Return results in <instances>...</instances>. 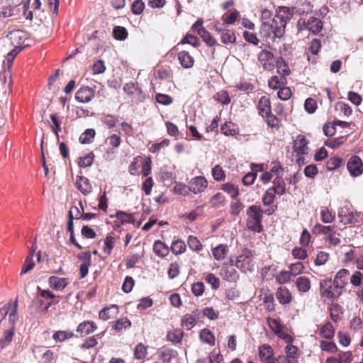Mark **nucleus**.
Wrapping results in <instances>:
<instances>
[{
  "label": "nucleus",
  "instance_id": "18",
  "mask_svg": "<svg viewBox=\"0 0 363 363\" xmlns=\"http://www.w3.org/2000/svg\"><path fill=\"white\" fill-rule=\"evenodd\" d=\"M69 284V281L66 278L52 276L49 278L50 286L55 290L62 291Z\"/></svg>",
  "mask_w": 363,
  "mask_h": 363
},
{
  "label": "nucleus",
  "instance_id": "64",
  "mask_svg": "<svg viewBox=\"0 0 363 363\" xmlns=\"http://www.w3.org/2000/svg\"><path fill=\"white\" fill-rule=\"evenodd\" d=\"M210 363H221L223 360V355L219 351L213 350L208 356Z\"/></svg>",
  "mask_w": 363,
  "mask_h": 363
},
{
  "label": "nucleus",
  "instance_id": "6",
  "mask_svg": "<svg viewBox=\"0 0 363 363\" xmlns=\"http://www.w3.org/2000/svg\"><path fill=\"white\" fill-rule=\"evenodd\" d=\"M213 28L220 35L221 42L223 44H234L236 41L235 32L232 29L227 28L224 24H221L219 21L214 23Z\"/></svg>",
  "mask_w": 363,
  "mask_h": 363
},
{
  "label": "nucleus",
  "instance_id": "47",
  "mask_svg": "<svg viewBox=\"0 0 363 363\" xmlns=\"http://www.w3.org/2000/svg\"><path fill=\"white\" fill-rule=\"evenodd\" d=\"M74 336L73 333L68 331H57L53 335V339L55 341L63 342Z\"/></svg>",
  "mask_w": 363,
  "mask_h": 363
},
{
  "label": "nucleus",
  "instance_id": "9",
  "mask_svg": "<svg viewBox=\"0 0 363 363\" xmlns=\"http://www.w3.org/2000/svg\"><path fill=\"white\" fill-rule=\"evenodd\" d=\"M347 167L352 177L359 176L363 172V163L357 156H352L349 159Z\"/></svg>",
  "mask_w": 363,
  "mask_h": 363
},
{
  "label": "nucleus",
  "instance_id": "36",
  "mask_svg": "<svg viewBox=\"0 0 363 363\" xmlns=\"http://www.w3.org/2000/svg\"><path fill=\"white\" fill-rule=\"evenodd\" d=\"M131 323L129 319H117L113 328L118 333H123L127 328H129Z\"/></svg>",
  "mask_w": 363,
  "mask_h": 363
},
{
  "label": "nucleus",
  "instance_id": "34",
  "mask_svg": "<svg viewBox=\"0 0 363 363\" xmlns=\"http://www.w3.org/2000/svg\"><path fill=\"white\" fill-rule=\"evenodd\" d=\"M221 189L228 194L233 199H235L239 195V189L238 186L232 183H226L223 184Z\"/></svg>",
  "mask_w": 363,
  "mask_h": 363
},
{
  "label": "nucleus",
  "instance_id": "21",
  "mask_svg": "<svg viewBox=\"0 0 363 363\" xmlns=\"http://www.w3.org/2000/svg\"><path fill=\"white\" fill-rule=\"evenodd\" d=\"M148 346L142 342L137 344L133 350L135 359L143 361L147 355Z\"/></svg>",
  "mask_w": 363,
  "mask_h": 363
},
{
  "label": "nucleus",
  "instance_id": "48",
  "mask_svg": "<svg viewBox=\"0 0 363 363\" xmlns=\"http://www.w3.org/2000/svg\"><path fill=\"white\" fill-rule=\"evenodd\" d=\"M221 130L225 135H234L237 133L235 124L232 122H226L222 125Z\"/></svg>",
  "mask_w": 363,
  "mask_h": 363
},
{
  "label": "nucleus",
  "instance_id": "42",
  "mask_svg": "<svg viewBox=\"0 0 363 363\" xmlns=\"http://www.w3.org/2000/svg\"><path fill=\"white\" fill-rule=\"evenodd\" d=\"M239 276L237 271L232 267L224 269V279L228 281H236Z\"/></svg>",
  "mask_w": 363,
  "mask_h": 363
},
{
  "label": "nucleus",
  "instance_id": "41",
  "mask_svg": "<svg viewBox=\"0 0 363 363\" xmlns=\"http://www.w3.org/2000/svg\"><path fill=\"white\" fill-rule=\"evenodd\" d=\"M187 242L189 247L194 251L199 252L203 248L201 242L196 237L189 235L187 239Z\"/></svg>",
  "mask_w": 363,
  "mask_h": 363
},
{
  "label": "nucleus",
  "instance_id": "35",
  "mask_svg": "<svg viewBox=\"0 0 363 363\" xmlns=\"http://www.w3.org/2000/svg\"><path fill=\"white\" fill-rule=\"evenodd\" d=\"M321 336L326 339H330L334 336L335 330L333 325L330 323L323 325L320 330Z\"/></svg>",
  "mask_w": 363,
  "mask_h": 363
},
{
  "label": "nucleus",
  "instance_id": "1",
  "mask_svg": "<svg viewBox=\"0 0 363 363\" xmlns=\"http://www.w3.org/2000/svg\"><path fill=\"white\" fill-rule=\"evenodd\" d=\"M289 8L279 6L273 18L272 11L264 9L261 11L260 35L268 43L274 42L276 38H281L285 33L287 21L291 18Z\"/></svg>",
  "mask_w": 363,
  "mask_h": 363
},
{
  "label": "nucleus",
  "instance_id": "56",
  "mask_svg": "<svg viewBox=\"0 0 363 363\" xmlns=\"http://www.w3.org/2000/svg\"><path fill=\"white\" fill-rule=\"evenodd\" d=\"M175 194L182 196H186L191 191L189 185L186 186L182 183H177L174 187Z\"/></svg>",
  "mask_w": 363,
  "mask_h": 363
},
{
  "label": "nucleus",
  "instance_id": "13",
  "mask_svg": "<svg viewBox=\"0 0 363 363\" xmlns=\"http://www.w3.org/2000/svg\"><path fill=\"white\" fill-rule=\"evenodd\" d=\"M208 186L207 180L203 177H196L189 182V188L194 194L203 192Z\"/></svg>",
  "mask_w": 363,
  "mask_h": 363
},
{
  "label": "nucleus",
  "instance_id": "24",
  "mask_svg": "<svg viewBox=\"0 0 363 363\" xmlns=\"http://www.w3.org/2000/svg\"><path fill=\"white\" fill-rule=\"evenodd\" d=\"M228 252V247L224 244L218 245L212 250L213 256L218 261L225 259Z\"/></svg>",
  "mask_w": 363,
  "mask_h": 363
},
{
  "label": "nucleus",
  "instance_id": "23",
  "mask_svg": "<svg viewBox=\"0 0 363 363\" xmlns=\"http://www.w3.org/2000/svg\"><path fill=\"white\" fill-rule=\"evenodd\" d=\"M258 109L259 113L264 117L267 114L270 113L271 111V105L270 100L267 96H262L259 101L258 104Z\"/></svg>",
  "mask_w": 363,
  "mask_h": 363
},
{
  "label": "nucleus",
  "instance_id": "4",
  "mask_svg": "<svg viewBox=\"0 0 363 363\" xmlns=\"http://www.w3.org/2000/svg\"><path fill=\"white\" fill-rule=\"evenodd\" d=\"M342 288L331 279L323 280L320 283V293L322 296L328 298H337L342 292Z\"/></svg>",
  "mask_w": 363,
  "mask_h": 363
},
{
  "label": "nucleus",
  "instance_id": "17",
  "mask_svg": "<svg viewBox=\"0 0 363 363\" xmlns=\"http://www.w3.org/2000/svg\"><path fill=\"white\" fill-rule=\"evenodd\" d=\"M180 65L184 69H189L194 66V59L187 51H181L177 55Z\"/></svg>",
  "mask_w": 363,
  "mask_h": 363
},
{
  "label": "nucleus",
  "instance_id": "12",
  "mask_svg": "<svg viewBox=\"0 0 363 363\" xmlns=\"http://www.w3.org/2000/svg\"><path fill=\"white\" fill-rule=\"evenodd\" d=\"M94 97V90L89 86L80 88L75 94L77 101L81 103H88Z\"/></svg>",
  "mask_w": 363,
  "mask_h": 363
},
{
  "label": "nucleus",
  "instance_id": "14",
  "mask_svg": "<svg viewBox=\"0 0 363 363\" xmlns=\"http://www.w3.org/2000/svg\"><path fill=\"white\" fill-rule=\"evenodd\" d=\"M18 301H10L9 303L0 306V318H12L16 315Z\"/></svg>",
  "mask_w": 363,
  "mask_h": 363
},
{
  "label": "nucleus",
  "instance_id": "2",
  "mask_svg": "<svg viewBox=\"0 0 363 363\" xmlns=\"http://www.w3.org/2000/svg\"><path fill=\"white\" fill-rule=\"evenodd\" d=\"M267 320L269 328L274 333L287 343V345L284 348L285 356L291 359H298V349L296 346L292 345L294 338L288 333L285 332V330H288L287 327L281 323L280 319Z\"/></svg>",
  "mask_w": 363,
  "mask_h": 363
},
{
  "label": "nucleus",
  "instance_id": "46",
  "mask_svg": "<svg viewBox=\"0 0 363 363\" xmlns=\"http://www.w3.org/2000/svg\"><path fill=\"white\" fill-rule=\"evenodd\" d=\"M276 193L270 188L268 189L262 196V202L264 206H270L273 203Z\"/></svg>",
  "mask_w": 363,
  "mask_h": 363
},
{
  "label": "nucleus",
  "instance_id": "3",
  "mask_svg": "<svg viewBox=\"0 0 363 363\" xmlns=\"http://www.w3.org/2000/svg\"><path fill=\"white\" fill-rule=\"evenodd\" d=\"M262 213L263 211L257 205H252L248 208L247 211L248 216L247 226L248 229L258 233L262 231Z\"/></svg>",
  "mask_w": 363,
  "mask_h": 363
},
{
  "label": "nucleus",
  "instance_id": "44",
  "mask_svg": "<svg viewBox=\"0 0 363 363\" xmlns=\"http://www.w3.org/2000/svg\"><path fill=\"white\" fill-rule=\"evenodd\" d=\"M186 247L184 241L178 240L172 242V251L175 255L182 254L186 250Z\"/></svg>",
  "mask_w": 363,
  "mask_h": 363
},
{
  "label": "nucleus",
  "instance_id": "10",
  "mask_svg": "<svg viewBox=\"0 0 363 363\" xmlns=\"http://www.w3.org/2000/svg\"><path fill=\"white\" fill-rule=\"evenodd\" d=\"M258 356L261 362H275L273 348L267 344H263L258 347Z\"/></svg>",
  "mask_w": 363,
  "mask_h": 363
},
{
  "label": "nucleus",
  "instance_id": "5",
  "mask_svg": "<svg viewBox=\"0 0 363 363\" xmlns=\"http://www.w3.org/2000/svg\"><path fill=\"white\" fill-rule=\"evenodd\" d=\"M235 267L245 273L252 272L255 267L253 252L250 250L245 248L238 256Z\"/></svg>",
  "mask_w": 363,
  "mask_h": 363
},
{
  "label": "nucleus",
  "instance_id": "19",
  "mask_svg": "<svg viewBox=\"0 0 363 363\" xmlns=\"http://www.w3.org/2000/svg\"><path fill=\"white\" fill-rule=\"evenodd\" d=\"M77 189L84 194L87 195L92 191L89 180L84 177H78L76 181Z\"/></svg>",
  "mask_w": 363,
  "mask_h": 363
},
{
  "label": "nucleus",
  "instance_id": "61",
  "mask_svg": "<svg viewBox=\"0 0 363 363\" xmlns=\"http://www.w3.org/2000/svg\"><path fill=\"white\" fill-rule=\"evenodd\" d=\"M351 284L354 286H358L363 281V274L359 271H356L350 279Z\"/></svg>",
  "mask_w": 363,
  "mask_h": 363
},
{
  "label": "nucleus",
  "instance_id": "29",
  "mask_svg": "<svg viewBox=\"0 0 363 363\" xmlns=\"http://www.w3.org/2000/svg\"><path fill=\"white\" fill-rule=\"evenodd\" d=\"M153 250L157 256L161 257H164L169 253L168 247L160 240H156L154 242Z\"/></svg>",
  "mask_w": 363,
  "mask_h": 363
},
{
  "label": "nucleus",
  "instance_id": "43",
  "mask_svg": "<svg viewBox=\"0 0 363 363\" xmlns=\"http://www.w3.org/2000/svg\"><path fill=\"white\" fill-rule=\"evenodd\" d=\"M95 136V130L92 128L86 129L79 137V141L82 144L89 143Z\"/></svg>",
  "mask_w": 363,
  "mask_h": 363
},
{
  "label": "nucleus",
  "instance_id": "45",
  "mask_svg": "<svg viewBox=\"0 0 363 363\" xmlns=\"http://www.w3.org/2000/svg\"><path fill=\"white\" fill-rule=\"evenodd\" d=\"M11 82V74L9 71H4L0 72V86H2V90L4 92H6V84L9 83V86Z\"/></svg>",
  "mask_w": 363,
  "mask_h": 363
},
{
  "label": "nucleus",
  "instance_id": "59",
  "mask_svg": "<svg viewBox=\"0 0 363 363\" xmlns=\"http://www.w3.org/2000/svg\"><path fill=\"white\" fill-rule=\"evenodd\" d=\"M264 118H265V121L269 127H270V128H278L279 127V120L274 115L272 114V112H270V113L264 116Z\"/></svg>",
  "mask_w": 363,
  "mask_h": 363
},
{
  "label": "nucleus",
  "instance_id": "28",
  "mask_svg": "<svg viewBox=\"0 0 363 363\" xmlns=\"http://www.w3.org/2000/svg\"><path fill=\"white\" fill-rule=\"evenodd\" d=\"M183 337L184 332L182 330L179 328L169 331L167 335V340L174 344L181 342Z\"/></svg>",
  "mask_w": 363,
  "mask_h": 363
},
{
  "label": "nucleus",
  "instance_id": "27",
  "mask_svg": "<svg viewBox=\"0 0 363 363\" xmlns=\"http://www.w3.org/2000/svg\"><path fill=\"white\" fill-rule=\"evenodd\" d=\"M276 296L277 298L281 304L288 303L291 299L289 291L285 287H279L277 289Z\"/></svg>",
  "mask_w": 363,
  "mask_h": 363
},
{
  "label": "nucleus",
  "instance_id": "38",
  "mask_svg": "<svg viewBox=\"0 0 363 363\" xmlns=\"http://www.w3.org/2000/svg\"><path fill=\"white\" fill-rule=\"evenodd\" d=\"M14 335V328H12L10 330H6L4 333V335L0 339V349L2 350L6 347L13 340Z\"/></svg>",
  "mask_w": 363,
  "mask_h": 363
},
{
  "label": "nucleus",
  "instance_id": "63",
  "mask_svg": "<svg viewBox=\"0 0 363 363\" xmlns=\"http://www.w3.org/2000/svg\"><path fill=\"white\" fill-rule=\"evenodd\" d=\"M144 8H145V4L143 3V1L135 0L132 4L131 9L134 14L139 15L143 11Z\"/></svg>",
  "mask_w": 363,
  "mask_h": 363
},
{
  "label": "nucleus",
  "instance_id": "57",
  "mask_svg": "<svg viewBox=\"0 0 363 363\" xmlns=\"http://www.w3.org/2000/svg\"><path fill=\"white\" fill-rule=\"evenodd\" d=\"M34 266L35 262H33V259H32V255L30 256H27L21 269V274L28 272L33 269Z\"/></svg>",
  "mask_w": 363,
  "mask_h": 363
},
{
  "label": "nucleus",
  "instance_id": "60",
  "mask_svg": "<svg viewBox=\"0 0 363 363\" xmlns=\"http://www.w3.org/2000/svg\"><path fill=\"white\" fill-rule=\"evenodd\" d=\"M342 163V160L339 157H332L327 162V169L334 170L339 167Z\"/></svg>",
  "mask_w": 363,
  "mask_h": 363
},
{
  "label": "nucleus",
  "instance_id": "8",
  "mask_svg": "<svg viewBox=\"0 0 363 363\" xmlns=\"http://www.w3.org/2000/svg\"><path fill=\"white\" fill-rule=\"evenodd\" d=\"M156 354L162 363H170L177 357L178 352L167 346H162L157 350Z\"/></svg>",
  "mask_w": 363,
  "mask_h": 363
},
{
  "label": "nucleus",
  "instance_id": "32",
  "mask_svg": "<svg viewBox=\"0 0 363 363\" xmlns=\"http://www.w3.org/2000/svg\"><path fill=\"white\" fill-rule=\"evenodd\" d=\"M199 337L202 342H206L210 345H215V337L208 329H203L200 332Z\"/></svg>",
  "mask_w": 363,
  "mask_h": 363
},
{
  "label": "nucleus",
  "instance_id": "49",
  "mask_svg": "<svg viewBox=\"0 0 363 363\" xmlns=\"http://www.w3.org/2000/svg\"><path fill=\"white\" fill-rule=\"evenodd\" d=\"M289 267L290 269L289 272L294 277L301 274L304 269V266L301 262L291 264Z\"/></svg>",
  "mask_w": 363,
  "mask_h": 363
},
{
  "label": "nucleus",
  "instance_id": "15",
  "mask_svg": "<svg viewBox=\"0 0 363 363\" xmlns=\"http://www.w3.org/2000/svg\"><path fill=\"white\" fill-rule=\"evenodd\" d=\"M308 141L304 135H298L294 140V150L298 155H306L308 153Z\"/></svg>",
  "mask_w": 363,
  "mask_h": 363
},
{
  "label": "nucleus",
  "instance_id": "55",
  "mask_svg": "<svg viewBox=\"0 0 363 363\" xmlns=\"http://www.w3.org/2000/svg\"><path fill=\"white\" fill-rule=\"evenodd\" d=\"M225 196L220 192L216 194L211 199V203L213 206L216 208L220 207L225 204Z\"/></svg>",
  "mask_w": 363,
  "mask_h": 363
},
{
  "label": "nucleus",
  "instance_id": "26",
  "mask_svg": "<svg viewBox=\"0 0 363 363\" xmlns=\"http://www.w3.org/2000/svg\"><path fill=\"white\" fill-rule=\"evenodd\" d=\"M278 195H283L286 192V184L283 179L279 175L273 182V186L270 188Z\"/></svg>",
  "mask_w": 363,
  "mask_h": 363
},
{
  "label": "nucleus",
  "instance_id": "58",
  "mask_svg": "<svg viewBox=\"0 0 363 363\" xmlns=\"http://www.w3.org/2000/svg\"><path fill=\"white\" fill-rule=\"evenodd\" d=\"M304 108L308 113H313L317 108L315 100L312 98H308L305 101Z\"/></svg>",
  "mask_w": 363,
  "mask_h": 363
},
{
  "label": "nucleus",
  "instance_id": "51",
  "mask_svg": "<svg viewBox=\"0 0 363 363\" xmlns=\"http://www.w3.org/2000/svg\"><path fill=\"white\" fill-rule=\"evenodd\" d=\"M330 318H340L343 313V308L337 303H333L329 308Z\"/></svg>",
  "mask_w": 363,
  "mask_h": 363
},
{
  "label": "nucleus",
  "instance_id": "7",
  "mask_svg": "<svg viewBox=\"0 0 363 363\" xmlns=\"http://www.w3.org/2000/svg\"><path fill=\"white\" fill-rule=\"evenodd\" d=\"M338 217L340 219V222L345 225L357 223L361 219L359 213L348 211L347 209L343 208L339 209Z\"/></svg>",
  "mask_w": 363,
  "mask_h": 363
},
{
  "label": "nucleus",
  "instance_id": "37",
  "mask_svg": "<svg viewBox=\"0 0 363 363\" xmlns=\"http://www.w3.org/2000/svg\"><path fill=\"white\" fill-rule=\"evenodd\" d=\"M113 37L118 40H124L127 38L128 33L123 26H115L113 30Z\"/></svg>",
  "mask_w": 363,
  "mask_h": 363
},
{
  "label": "nucleus",
  "instance_id": "22",
  "mask_svg": "<svg viewBox=\"0 0 363 363\" xmlns=\"http://www.w3.org/2000/svg\"><path fill=\"white\" fill-rule=\"evenodd\" d=\"M96 329V325L91 320H86L80 323L77 328V332L82 335H87Z\"/></svg>",
  "mask_w": 363,
  "mask_h": 363
},
{
  "label": "nucleus",
  "instance_id": "33",
  "mask_svg": "<svg viewBox=\"0 0 363 363\" xmlns=\"http://www.w3.org/2000/svg\"><path fill=\"white\" fill-rule=\"evenodd\" d=\"M198 33L201 35L203 40L207 44V45L213 46L216 44V40L204 28H201L198 29Z\"/></svg>",
  "mask_w": 363,
  "mask_h": 363
},
{
  "label": "nucleus",
  "instance_id": "53",
  "mask_svg": "<svg viewBox=\"0 0 363 363\" xmlns=\"http://www.w3.org/2000/svg\"><path fill=\"white\" fill-rule=\"evenodd\" d=\"M205 280L212 286L213 289H218L220 287V279L213 274H207Z\"/></svg>",
  "mask_w": 363,
  "mask_h": 363
},
{
  "label": "nucleus",
  "instance_id": "50",
  "mask_svg": "<svg viewBox=\"0 0 363 363\" xmlns=\"http://www.w3.org/2000/svg\"><path fill=\"white\" fill-rule=\"evenodd\" d=\"M320 348L323 351L334 353L337 351V347L335 342L322 340L320 342Z\"/></svg>",
  "mask_w": 363,
  "mask_h": 363
},
{
  "label": "nucleus",
  "instance_id": "30",
  "mask_svg": "<svg viewBox=\"0 0 363 363\" xmlns=\"http://www.w3.org/2000/svg\"><path fill=\"white\" fill-rule=\"evenodd\" d=\"M296 284L300 291L307 292L311 289V282L308 278L299 277L296 279Z\"/></svg>",
  "mask_w": 363,
  "mask_h": 363
},
{
  "label": "nucleus",
  "instance_id": "62",
  "mask_svg": "<svg viewBox=\"0 0 363 363\" xmlns=\"http://www.w3.org/2000/svg\"><path fill=\"white\" fill-rule=\"evenodd\" d=\"M277 95L281 100L286 101L291 96V91L289 87H281L278 91Z\"/></svg>",
  "mask_w": 363,
  "mask_h": 363
},
{
  "label": "nucleus",
  "instance_id": "25",
  "mask_svg": "<svg viewBox=\"0 0 363 363\" xmlns=\"http://www.w3.org/2000/svg\"><path fill=\"white\" fill-rule=\"evenodd\" d=\"M350 272L348 269H340L334 279V281H335L338 285H340L342 288L344 289L345 285L347 284L349 280Z\"/></svg>",
  "mask_w": 363,
  "mask_h": 363
},
{
  "label": "nucleus",
  "instance_id": "54",
  "mask_svg": "<svg viewBox=\"0 0 363 363\" xmlns=\"http://www.w3.org/2000/svg\"><path fill=\"white\" fill-rule=\"evenodd\" d=\"M94 159V155L92 152H91V153L88 154L87 155H86L83 157H81L79 159V165L81 167H90L93 164Z\"/></svg>",
  "mask_w": 363,
  "mask_h": 363
},
{
  "label": "nucleus",
  "instance_id": "52",
  "mask_svg": "<svg viewBox=\"0 0 363 363\" xmlns=\"http://www.w3.org/2000/svg\"><path fill=\"white\" fill-rule=\"evenodd\" d=\"M118 312V307L115 305L111 306L109 308H104L99 312L100 317L111 318V316L116 315Z\"/></svg>",
  "mask_w": 363,
  "mask_h": 363
},
{
  "label": "nucleus",
  "instance_id": "31",
  "mask_svg": "<svg viewBox=\"0 0 363 363\" xmlns=\"http://www.w3.org/2000/svg\"><path fill=\"white\" fill-rule=\"evenodd\" d=\"M308 28L313 33H318L321 30L323 23L318 18L311 17L308 19L307 23Z\"/></svg>",
  "mask_w": 363,
  "mask_h": 363
},
{
  "label": "nucleus",
  "instance_id": "11",
  "mask_svg": "<svg viewBox=\"0 0 363 363\" xmlns=\"http://www.w3.org/2000/svg\"><path fill=\"white\" fill-rule=\"evenodd\" d=\"M258 60L266 70H271L274 67V55L269 51L262 50L258 55Z\"/></svg>",
  "mask_w": 363,
  "mask_h": 363
},
{
  "label": "nucleus",
  "instance_id": "39",
  "mask_svg": "<svg viewBox=\"0 0 363 363\" xmlns=\"http://www.w3.org/2000/svg\"><path fill=\"white\" fill-rule=\"evenodd\" d=\"M320 218L325 223H330L335 219V215L326 207L320 208Z\"/></svg>",
  "mask_w": 363,
  "mask_h": 363
},
{
  "label": "nucleus",
  "instance_id": "40",
  "mask_svg": "<svg viewBox=\"0 0 363 363\" xmlns=\"http://www.w3.org/2000/svg\"><path fill=\"white\" fill-rule=\"evenodd\" d=\"M113 217H116L117 219L121 220L122 223H133L134 221L133 218V215L124 211H117L115 216H111V218Z\"/></svg>",
  "mask_w": 363,
  "mask_h": 363
},
{
  "label": "nucleus",
  "instance_id": "20",
  "mask_svg": "<svg viewBox=\"0 0 363 363\" xmlns=\"http://www.w3.org/2000/svg\"><path fill=\"white\" fill-rule=\"evenodd\" d=\"M74 210L77 211V214L76 215V219L79 218L80 215V211L79 209L76 206H72L69 211V220H68V225H67V230L70 232V241L74 244L76 242V240L74 236V224H73V213Z\"/></svg>",
  "mask_w": 363,
  "mask_h": 363
},
{
  "label": "nucleus",
  "instance_id": "16",
  "mask_svg": "<svg viewBox=\"0 0 363 363\" xmlns=\"http://www.w3.org/2000/svg\"><path fill=\"white\" fill-rule=\"evenodd\" d=\"M7 38L9 40L11 45L16 48H18L26 40V34L22 30H16L9 32L7 35Z\"/></svg>",
  "mask_w": 363,
  "mask_h": 363
}]
</instances>
